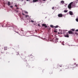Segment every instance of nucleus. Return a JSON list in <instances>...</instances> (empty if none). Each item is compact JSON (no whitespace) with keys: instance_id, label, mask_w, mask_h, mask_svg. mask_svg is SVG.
I'll list each match as a JSON object with an SVG mask.
<instances>
[{"instance_id":"obj_40","label":"nucleus","mask_w":78,"mask_h":78,"mask_svg":"<svg viewBox=\"0 0 78 78\" xmlns=\"http://www.w3.org/2000/svg\"><path fill=\"white\" fill-rule=\"evenodd\" d=\"M2 27H3V26H2Z\"/></svg>"},{"instance_id":"obj_37","label":"nucleus","mask_w":78,"mask_h":78,"mask_svg":"<svg viewBox=\"0 0 78 78\" xmlns=\"http://www.w3.org/2000/svg\"><path fill=\"white\" fill-rule=\"evenodd\" d=\"M38 26H40V25H39V24H38Z\"/></svg>"},{"instance_id":"obj_32","label":"nucleus","mask_w":78,"mask_h":78,"mask_svg":"<svg viewBox=\"0 0 78 78\" xmlns=\"http://www.w3.org/2000/svg\"><path fill=\"white\" fill-rule=\"evenodd\" d=\"M16 9H19V7H17L16 8Z\"/></svg>"},{"instance_id":"obj_25","label":"nucleus","mask_w":78,"mask_h":78,"mask_svg":"<svg viewBox=\"0 0 78 78\" xmlns=\"http://www.w3.org/2000/svg\"><path fill=\"white\" fill-rule=\"evenodd\" d=\"M58 34H62V33H59V32H58Z\"/></svg>"},{"instance_id":"obj_19","label":"nucleus","mask_w":78,"mask_h":78,"mask_svg":"<svg viewBox=\"0 0 78 78\" xmlns=\"http://www.w3.org/2000/svg\"><path fill=\"white\" fill-rule=\"evenodd\" d=\"M76 22H78V18H76Z\"/></svg>"},{"instance_id":"obj_27","label":"nucleus","mask_w":78,"mask_h":78,"mask_svg":"<svg viewBox=\"0 0 78 78\" xmlns=\"http://www.w3.org/2000/svg\"><path fill=\"white\" fill-rule=\"evenodd\" d=\"M15 6L16 7H17V5H15Z\"/></svg>"},{"instance_id":"obj_5","label":"nucleus","mask_w":78,"mask_h":78,"mask_svg":"<svg viewBox=\"0 0 78 78\" xmlns=\"http://www.w3.org/2000/svg\"><path fill=\"white\" fill-rule=\"evenodd\" d=\"M42 26L43 27H44L45 28H47V26L45 24H42Z\"/></svg>"},{"instance_id":"obj_23","label":"nucleus","mask_w":78,"mask_h":78,"mask_svg":"<svg viewBox=\"0 0 78 78\" xmlns=\"http://www.w3.org/2000/svg\"><path fill=\"white\" fill-rule=\"evenodd\" d=\"M27 60H28V61H29V60H30V59H29V58H27Z\"/></svg>"},{"instance_id":"obj_10","label":"nucleus","mask_w":78,"mask_h":78,"mask_svg":"<svg viewBox=\"0 0 78 78\" xmlns=\"http://www.w3.org/2000/svg\"><path fill=\"white\" fill-rule=\"evenodd\" d=\"M65 68L66 69H68V68H69V67L67 66H66L65 67Z\"/></svg>"},{"instance_id":"obj_20","label":"nucleus","mask_w":78,"mask_h":78,"mask_svg":"<svg viewBox=\"0 0 78 78\" xmlns=\"http://www.w3.org/2000/svg\"><path fill=\"white\" fill-rule=\"evenodd\" d=\"M19 55V52H17L16 54V55Z\"/></svg>"},{"instance_id":"obj_18","label":"nucleus","mask_w":78,"mask_h":78,"mask_svg":"<svg viewBox=\"0 0 78 78\" xmlns=\"http://www.w3.org/2000/svg\"><path fill=\"white\" fill-rule=\"evenodd\" d=\"M54 27H55V28H58V26H55Z\"/></svg>"},{"instance_id":"obj_31","label":"nucleus","mask_w":78,"mask_h":78,"mask_svg":"<svg viewBox=\"0 0 78 78\" xmlns=\"http://www.w3.org/2000/svg\"><path fill=\"white\" fill-rule=\"evenodd\" d=\"M76 31H78V29H77L76 30Z\"/></svg>"},{"instance_id":"obj_15","label":"nucleus","mask_w":78,"mask_h":78,"mask_svg":"<svg viewBox=\"0 0 78 78\" xmlns=\"http://www.w3.org/2000/svg\"><path fill=\"white\" fill-rule=\"evenodd\" d=\"M50 27H51V28H53V25H50Z\"/></svg>"},{"instance_id":"obj_33","label":"nucleus","mask_w":78,"mask_h":78,"mask_svg":"<svg viewBox=\"0 0 78 78\" xmlns=\"http://www.w3.org/2000/svg\"><path fill=\"white\" fill-rule=\"evenodd\" d=\"M52 9H54V7H53L52 8Z\"/></svg>"},{"instance_id":"obj_11","label":"nucleus","mask_w":78,"mask_h":78,"mask_svg":"<svg viewBox=\"0 0 78 78\" xmlns=\"http://www.w3.org/2000/svg\"><path fill=\"white\" fill-rule=\"evenodd\" d=\"M8 5H10L11 4H10V2H8Z\"/></svg>"},{"instance_id":"obj_4","label":"nucleus","mask_w":78,"mask_h":78,"mask_svg":"<svg viewBox=\"0 0 78 78\" xmlns=\"http://www.w3.org/2000/svg\"><path fill=\"white\" fill-rule=\"evenodd\" d=\"M58 16L59 17H62V14H59L58 15Z\"/></svg>"},{"instance_id":"obj_1","label":"nucleus","mask_w":78,"mask_h":78,"mask_svg":"<svg viewBox=\"0 0 78 78\" xmlns=\"http://www.w3.org/2000/svg\"><path fill=\"white\" fill-rule=\"evenodd\" d=\"M78 63H74L71 65H70V67H71V68H74V67H78Z\"/></svg>"},{"instance_id":"obj_39","label":"nucleus","mask_w":78,"mask_h":78,"mask_svg":"<svg viewBox=\"0 0 78 78\" xmlns=\"http://www.w3.org/2000/svg\"><path fill=\"white\" fill-rule=\"evenodd\" d=\"M29 0H27V2H28V1Z\"/></svg>"},{"instance_id":"obj_36","label":"nucleus","mask_w":78,"mask_h":78,"mask_svg":"<svg viewBox=\"0 0 78 78\" xmlns=\"http://www.w3.org/2000/svg\"><path fill=\"white\" fill-rule=\"evenodd\" d=\"M62 72V70H61V69L60 70V72Z\"/></svg>"},{"instance_id":"obj_29","label":"nucleus","mask_w":78,"mask_h":78,"mask_svg":"<svg viewBox=\"0 0 78 78\" xmlns=\"http://www.w3.org/2000/svg\"><path fill=\"white\" fill-rule=\"evenodd\" d=\"M25 12L26 14H28V12Z\"/></svg>"},{"instance_id":"obj_9","label":"nucleus","mask_w":78,"mask_h":78,"mask_svg":"<svg viewBox=\"0 0 78 78\" xmlns=\"http://www.w3.org/2000/svg\"><path fill=\"white\" fill-rule=\"evenodd\" d=\"M51 29V28H50V27H48L47 28V30L48 31H49V30H50Z\"/></svg>"},{"instance_id":"obj_28","label":"nucleus","mask_w":78,"mask_h":78,"mask_svg":"<svg viewBox=\"0 0 78 78\" xmlns=\"http://www.w3.org/2000/svg\"><path fill=\"white\" fill-rule=\"evenodd\" d=\"M52 73H53L52 72H51L50 73V74H52Z\"/></svg>"},{"instance_id":"obj_24","label":"nucleus","mask_w":78,"mask_h":78,"mask_svg":"<svg viewBox=\"0 0 78 78\" xmlns=\"http://www.w3.org/2000/svg\"><path fill=\"white\" fill-rule=\"evenodd\" d=\"M31 22H34V21H33V20H31Z\"/></svg>"},{"instance_id":"obj_41","label":"nucleus","mask_w":78,"mask_h":78,"mask_svg":"<svg viewBox=\"0 0 78 78\" xmlns=\"http://www.w3.org/2000/svg\"><path fill=\"white\" fill-rule=\"evenodd\" d=\"M23 0H22V1L23 2Z\"/></svg>"},{"instance_id":"obj_7","label":"nucleus","mask_w":78,"mask_h":78,"mask_svg":"<svg viewBox=\"0 0 78 78\" xmlns=\"http://www.w3.org/2000/svg\"><path fill=\"white\" fill-rule=\"evenodd\" d=\"M65 36L66 37H69V35H68L67 34L66 35H65Z\"/></svg>"},{"instance_id":"obj_13","label":"nucleus","mask_w":78,"mask_h":78,"mask_svg":"<svg viewBox=\"0 0 78 78\" xmlns=\"http://www.w3.org/2000/svg\"><path fill=\"white\" fill-rule=\"evenodd\" d=\"M27 67H28L29 68L30 67V66L29 64L27 65Z\"/></svg>"},{"instance_id":"obj_16","label":"nucleus","mask_w":78,"mask_h":78,"mask_svg":"<svg viewBox=\"0 0 78 78\" xmlns=\"http://www.w3.org/2000/svg\"><path fill=\"white\" fill-rule=\"evenodd\" d=\"M6 49H7V48H6V47H4V50H6Z\"/></svg>"},{"instance_id":"obj_45","label":"nucleus","mask_w":78,"mask_h":78,"mask_svg":"<svg viewBox=\"0 0 78 78\" xmlns=\"http://www.w3.org/2000/svg\"><path fill=\"white\" fill-rule=\"evenodd\" d=\"M45 0H44V1H45Z\"/></svg>"},{"instance_id":"obj_8","label":"nucleus","mask_w":78,"mask_h":78,"mask_svg":"<svg viewBox=\"0 0 78 78\" xmlns=\"http://www.w3.org/2000/svg\"><path fill=\"white\" fill-rule=\"evenodd\" d=\"M61 3L62 4H64V1H62L61 2Z\"/></svg>"},{"instance_id":"obj_3","label":"nucleus","mask_w":78,"mask_h":78,"mask_svg":"<svg viewBox=\"0 0 78 78\" xmlns=\"http://www.w3.org/2000/svg\"><path fill=\"white\" fill-rule=\"evenodd\" d=\"M69 34H74V33L72 31L70 30L68 31Z\"/></svg>"},{"instance_id":"obj_30","label":"nucleus","mask_w":78,"mask_h":78,"mask_svg":"<svg viewBox=\"0 0 78 78\" xmlns=\"http://www.w3.org/2000/svg\"><path fill=\"white\" fill-rule=\"evenodd\" d=\"M10 8H13V6H10Z\"/></svg>"},{"instance_id":"obj_43","label":"nucleus","mask_w":78,"mask_h":78,"mask_svg":"<svg viewBox=\"0 0 78 78\" xmlns=\"http://www.w3.org/2000/svg\"><path fill=\"white\" fill-rule=\"evenodd\" d=\"M1 53H3V52L2 51H1Z\"/></svg>"},{"instance_id":"obj_26","label":"nucleus","mask_w":78,"mask_h":78,"mask_svg":"<svg viewBox=\"0 0 78 78\" xmlns=\"http://www.w3.org/2000/svg\"><path fill=\"white\" fill-rule=\"evenodd\" d=\"M45 61H48V59L47 58H45Z\"/></svg>"},{"instance_id":"obj_44","label":"nucleus","mask_w":78,"mask_h":78,"mask_svg":"<svg viewBox=\"0 0 78 78\" xmlns=\"http://www.w3.org/2000/svg\"><path fill=\"white\" fill-rule=\"evenodd\" d=\"M0 47H1V45L0 44Z\"/></svg>"},{"instance_id":"obj_14","label":"nucleus","mask_w":78,"mask_h":78,"mask_svg":"<svg viewBox=\"0 0 78 78\" xmlns=\"http://www.w3.org/2000/svg\"><path fill=\"white\" fill-rule=\"evenodd\" d=\"M75 34H76V35H78V33H77V32H75Z\"/></svg>"},{"instance_id":"obj_38","label":"nucleus","mask_w":78,"mask_h":78,"mask_svg":"<svg viewBox=\"0 0 78 78\" xmlns=\"http://www.w3.org/2000/svg\"><path fill=\"white\" fill-rule=\"evenodd\" d=\"M24 61H27V60H24Z\"/></svg>"},{"instance_id":"obj_34","label":"nucleus","mask_w":78,"mask_h":78,"mask_svg":"<svg viewBox=\"0 0 78 78\" xmlns=\"http://www.w3.org/2000/svg\"><path fill=\"white\" fill-rule=\"evenodd\" d=\"M23 15V16H25V14H24L23 13H22Z\"/></svg>"},{"instance_id":"obj_12","label":"nucleus","mask_w":78,"mask_h":78,"mask_svg":"<svg viewBox=\"0 0 78 78\" xmlns=\"http://www.w3.org/2000/svg\"><path fill=\"white\" fill-rule=\"evenodd\" d=\"M71 31H75V29H72L71 30Z\"/></svg>"},{"instance_id":"obj_2","label":"nucleus","mask_w":78,"mask_h":78,"mask_svg":"<svg viewBox=\"0 0 78 78\" xmlns=\"http://www.w3.org/2000/svg\"><path fill=\"white\" fill-rule=\"evenodd\" d=\"M73 2H71L68 5V8L69 9H71L72 8V5L73 4Z\"/></svg>"},{"instance_id":"obj_21","label":"nucleus","mask_w":78,"mask_h":78,"mask_svg":"<svg viewBox=\"0 0 78 78\" xmlns=\"http://www.w3.org/2000/svg\"><path fill=\"white\" fill-rule=\"evenodd\" d=\"M25 16L26 17H29V16H28V15H26Z\"/></svg>"},{"instance_id":"obj_17","label":"nucleus","mask_w":78,"mask_h":78,"mask_svg":"<svg viewBox=\"0 0 78 78\" xmlns=\"http://www.w3.org/2000/svg\"><path fill=\"white\" fill-rule=\"evenodd\" d=\"M64 12H67V10H65Z\"/></svg>"},{"instance_id":"obj_35","label":"nucleus","mask_w":78,"mask_h":78,"mask_svg":"<svg viewBox=\"0 0 78 78\" xmlns=\"http://www.w3.org/2000/svg\"><path fill=\"white\" fill-rule=\"evenodd\" d=\"M60 67H62V66L61 65V66H59Z\"/></svg>"},{"instance_id":"obj_6","label":"nucleus","mask_w":78,"mask_h":78,"mask_svg":"<svg viewBox=\"0 0 78 78\" xmlns=\"http://www.w3.org/2000/svg\"><path fill=\"white\" fill-rule=\"evenodd\" d=\"M69 12L70 15H73V12H72V11H69Z\"/></svg>"},{"instance_id":"obj_42","label":"nucleus","mask_w":78,"mask_h":78,"mask_svg":"<svg viewBox=\"0 0 78 78\" xmlns=\"http://www.w3.org/2000/svg\"><path fill=\"white\" fill-rule=\"evenodd\" d=\"M16 12H18V11H16Z\"/></svg>"},{"instance_id":"obj_22","label":"nucleus","mask_w":78,"mask_h":78,"mask_svg":"<svg viewBox=\"0 0 78 78\" xmlns=\"http://www.w3.org/2000/svg\"><path fill=\"white\" fill-rule=\"evenodd\" d=\"M54 32H55V33H57V30H54Z\"/></svg>"}]
</instances>
